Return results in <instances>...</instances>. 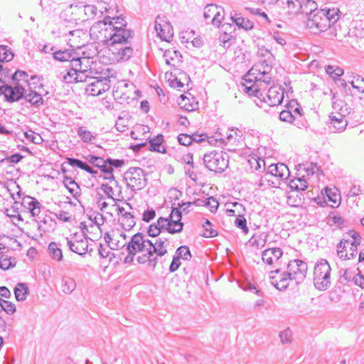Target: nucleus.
<instances>
[{
	"mask_svg": "<svg viewBox=\"0 0 364 364\" xmlns=\"http://www.w3.org/2000/svg\"><path fill=\"white\" fill-rule=\"evenodd\" d=\"M219 39L223 46L227 48L230 46L232 44L231 41L235 40L232 36L228 34L226 32H224Z\"/></svg>",
	"mask_w": 364,
	"mask_h": 364,
	"instance_id": "57",
	"label": "nucleus"
},
{
	"mask_svg": "<svg viewBox=\"0 0 364 364\" xmlns=\"http://www.w3.org/2000/svg\"><path fill=\"white\" fill-rule=\"evenodd\" d=\"M269 282L278 290L284 291L287 289L292 278L288 272H282L280 269H276L269 272Z\"/></svg>",
	"mask_w": 364,
	"mask_h": 364,
	"instance_id": "8",
	"label": "nucleus"
},
{
	"mask_svg": "<svg viewBox=\"0 0 364 364\" xmlns=\"http://www.w3.org/2000/svg\"><path fill=\"white\" fill-rule=\"evenodd\" d=\"M347 234L353 239L350 242V250H353L354 252L357 250L358 246H359L361 242V236L355 230H350Z\"/></svg>",
	"mask_w": 364,
	"mask_h": 364,
	"instance_id": "40",
	"label": "nucleus"
},
{
	"mask_svg": "<svg viewBox=\"0 0 364 364\" xmlns=\"http://www.w3.org/2000/svg\"><path fill=\"white\" fill-rule=\"evenodd\" d=\"M268 173L282 179H286L289 176V171L288 167L282 163L271 164L269 166Z\"/></svg>",
	"mask_w": 364,
	"mask_h": 364,
	"instance_id": "19",
	"label": "nucleus"
},
{
	"mask_svg": "<svg viewBox=\"0 0 364 364\" xmlns=\"http://www.w3.org/2000/svg\"><path fill=\"white\" fill-rule=\"evenodd\" d=\"M320 11L324 13L325 16L328 18L330 26H335L336 27V22L339 18V14L341 11L338 9H321Z\"/></svg>",
	"mask_w": 364,
	"mask_h": 364,
	"instance_id": "30",
	"label": "nucleus"
},
{
	"mask_svg": "<svg viewBox=\"0 0 364 364\" xmlns=\"http://www.w3.org/2000/svg\"><path fill=\"white\" fill-rule=\"evenodd\" d=\"M28 77V75L25 71L18 70L13 74L12 80L16 81V82H19L20 81L28 82L29 80Z\"/></svg>",
	"mask_w": 364,
	"mask_h": 364,
	"instance_id": "50",
	"label": "nucleus"
},
{
	"mask_svg": "<svg viewBox=\"0 0 364 364\" xmlns=\"http://www.w3.org/2000/svg\"><path fill=\"white\" fill-rule=\"evenodd\" d=\"M63 183L75 198H77L80 196V188L71 177L64 176Z\"/></svg>",
	"mask_w": 364,
	"mask_h": 364,
	"instance_id": "22",
	"label": "nucleus"
},
{
	"mask_svg": "<svg viewBox=\"0 0 364 364\" xmlns=\"http://www.w3.org/2000/svg\"><path fill=\"white\" fill-rule=\"evenodd\" d=\"M244 91L250 96H255L260 99L262 96V94L260 92V87L259 85L255 82L254 84L251 85H244Z\"/></svg>",
	"mask_w": 364,
	"mask_h": 364,
	"instance_id": "42",
	"label": "nucleus"
},
{
	"mask_svg": "<svg viewBox=\"0 0 364 364\" xmlns=\"http://www.w3.org/2000/svg\"><path fill=\"white\" fill-rule=\"evenodd\" d=\"M28 293V287L25 283H18L14 288L15 298L18 301H25Z\"/></svg>",
	"mask_w": 364,
	"mask_h": 364,
	"instance_id": "25",
	"label": "nucleus"
},
{
	"mask_svg": "<svg viewBox=\"0 0 364 364\" xmlns=\"http://www.w3.org/2000/svg\"><path fill=\"white\" fill-rule=\"evenodd\" d=\"M331 268L326 259H319L315 264L314 269V284L316 289L325 291L331 284Z\"/></svg>",
	"mask_w": 364,
	"mask_h": 364,
	"instance_id": "3",
	"label": "nucleus"
},
{
	"mask_svg": "<svg viewBox=\"0 0 364 364\" xmlns=\"http://www.w3.org/2000/svg\"><path fill=\"white\" fill-rule=\"evenodd\" d=\"M27 102H28L31 106L38 108L40 106L45 104V100H43L42 95L38 93L36 91L29 90L28 91H26L24 98Z\"/></svg>",
	"mask_w": 364,
	"mask_h": 364,
	"instance_id": "20",
	"label": "nucleus"
},
{
	"mask_svg": "<svg viewBox=\"0 0 364 364\" xmlns=\"http://www.w3.org/2000/svg\"><path fill=\"white\" fill-rule=\"evenodd\" d=\"M178 141L181 145L188 146L193 143L191 134H180L177 137Z\"/></svg>",
	"mask_w": 364,
	"mask_h": 364,
	"instance_id": "51",
	"label": "nucleus"
},
{
	"mask_svg": "<svg viewBox=\"0 0 364 364\" xmlns=\"http://www.w3.org/2000/svg\"><path fill=\"white\" fill-rule=\"evenodd\" d=\"M147 232L150 237H156L160 235L161 230L156 223H152L149 225Z\"/></svg>",
	"mask_w": 364,
	"mask_h": 364,
	"instance_id": "59",
	"label": "nucleus"
},
{
	"mask_svg": "<svg viewBox=\"0 0 364 364\" xmlns=\"http://www.w3.org/2000/svg\"><path fill=\"white\" fill-rule=\"evenodd\" d=\"M204 202L205 206L209 208L212 213L217 210L219 203L214 197H208L204 200Z\"/></svg>",
	"mask_w": 364,
	"mask_h": 364,
	"instance_id": "49",
	"label": "nucleus"
},
{
	"mask_svg": "<svg viewBox=\"0 0 364 364\" xmlns=\"http://www.w3.org/2000/svg\"><path fill=\"white\" fill-rule=\"evenodd\" d=\"M167 241L166 237H161L156 240L154 242V249L153 252L156 254V256L162 257L167 253V250L164 247V243Z\"/></svg>",
	"mask_w": 364,
	"mask_h": 364,
	"instance_id": "34",
	"label": "nucleus"
},
{
	"mask_svg": "<svg viewBox=\"0 0 364 364\" xmlns=\"http://www.w3.org/2000/svg\"><path fill=\"white\" fill-rule=\"evenodd\" d=\"M235 225L242 230V232L245 234H247L249 232V228L247 226V220L244 216V215L238 214L235 222Z\"/></svg>",
	"mask_w": 364,
	"mask_h": 364,
	"instance_id": "45",
	"label": "nucleus"
},
{
	"mask_svg": "<svg viewBox=\"0 0 364 364\" xmlns=\"http://www.w3.org/2000/svg\"><path fill=\"white\" fill-rule=\"evenodd\" d=\"M4 311L7 314L12 315L16 311V306L11 301L0 298V312Z\"/></svg>",
	"mask_w": 364,
	"mask_h": 364,
	"instance_id": "39",
	"label": "nucleus"
},
{
	"mask_svg": "<svg viewBox=\"0 0 364 364\" xmlns=\"http://www.w3.org/2000/svg\"><path fill=\"white\" fill-rule=\"evenodd\" d=\"M155 30L159 38L164 41L171 42L173 37V29L166 16H157L155 21Z\"/></svg>",
	"mask_w": 364,
	"mask_h": 364,
	"instance_id": "9",
	"label": "nucleus"
},
{
	"mask_svg": "<svg viewBox=\"0 0 364 364\" xmlns=\"http://www.w3.org/2000/svg\"><path fill=\"white\" fill-rule=\"evenodd\" d=\"M76 288V282L74 279L69 277H63L62 279V291L66 294H70Z\"/></svg>",
	"mask_w": 364,
	"mask_h": 364,
	"instance_id": "31",
	"label": "nucleus"
},
{
	"mask_svg": "<svg viewBox=\"0 0 364 364\" xmlns=\"http://www.w3.org/2000/svg\"><path fill=\"white\" fill-rule=\"evenodd\" d=\"M289 186L291 190L304 191L308 187V183L301 178H297L290 180Z\"/></svg>",
	"mask_w": 364,
	"mask_h": 364,
	"instance_id": "37",
	"label": "nucleus"
},
{
	"mask_svg": "<svg viewBox=\"0 0 364 364\" xmlns=\"http://www.w3.org/2000/svg\"><path fill=\"white\" fill-rule=\"evenodd\" d=\"M232 21L235 23L239 28H242L245 31H250L253 28L254 23L250 20L239 16V14L233 11L230 13Z\"/></svg>",
	"mask_w": 364,
	"mask_h": 364,
	"instance_id": "21",
	"label": "nucleus"
},
{
	"mask_svg": "<svg viewBox=\"0 0 364 364\" xmlns=\"http://www.w3.org/2000/svg\"><path fill=\"white\" fill-rule=\"evenodd\" d=\"M279 118L282 122L294 124L298 128L306 127V121L298 120L297 115L293 114L289 110L284 109L281 111Z\"/></svg>",
	"mask_w": 364,
	"mask_h": 364,
	"instance_id": "18",
	"label": "nucleus"
},
{
	"mask_svg": "<svg viewBox=\"0 0 364 364\" xmlns=\"http://www.w3.org/2000/svg\"><path fill=\"white\" fill-rule=\"evenodd\" d=\"M354 90L357 91L358 93H364V78L358 75L356 78V84Z\"/></svg>",
	"mask_w": 364,
	"mask_h": 364,
	"instance_id": "64",
	"label": "nucleus"
},
{
	"mask_svg": "<svg viewBox=\"0 0 364 364\" xmlns=\"http://www.w3.org/2000/svg\"><path fill=\"white\" fill-rule=\"evenodd\" d=\"M287 5L289 14L300 13V1L298 0H287Z\"/></svg>",
	"mask_w": 364,
	"mask_h": 364,
	"instance_id": "48",
	"label": "nucleus"
},
{
	"mask_svg": "<svg viewBox=\"0 0 364 364\" xmlns=\"http://www.w3.org/2000/svg\"><path fill=\"white\" fill-rule=\"evenodd\" d=\"M191 136H192L193 142H196V143H201L202 141H205L206 139H208V143L211 144H213V140H215V144H217L218 141H220V144L225 142V140L223 139L222 138H220V139H213V137H209L206 133H202L200 134H198L197 133H194V134H191Z\"/></svg>",
	"mask_w": 364,
	"mask_h": 364,
	"instance_id": "35",
	"label": "nucleus"
},
{
	"mask_svg": "<svg viewBox=\"0 0 364 364\" xmlns=\"http://www.w3.org/2000/svg\"><path fill=\"white\" fill-rule=\"evenodd\" d=\"M218 9V6L215 4H208L204 8L203 17L205 19L210 18L211 15H214V13Z\"/></svg>",
	"mask_w": 364,
	"mask_h": 364,
	"instance_id": "55",
	"label": "nucleus"
},
{
	"mask_svg": "<svg viewBox=\"0 0 364 364\" xmlns=\"http://www.w3.org/2000/svg\"><path fill=\"white\" fill-rule=\"evenodd\" d=\"M307 269V264L301 259L291 260L287 264V272L296 284H300L304 280Z\"/></svg>",
	"mask_w": 364,
	"mask_h": 364,
	"instance_id": "7",
	"label": "nucleus"
},
{
	"mask_svg": "<svg viewBox=\"0 0 364 364\" xmlns=\"http://www.w3.org/2000/svg\"><path fill=\"white\" fill-rule=\"evenodd\" d=\"M26 90L22 85L16 82L14 86L6 85L5 100L8 102H18L20 100L24 98Z\"/></svg>",
	"mask_w": 364,
	"mask_h": 364,
	"instance_id": "11",
	"label": "nucleus"
},
{
	"mask_svg": "<svg viewBox=\"0 0 364 364\" xmlns=\"http://www.w3.org/2000/svg\"><path fill=\"white\" fill-rule=\"evenodd\" d=\"M67 160V162L68 164L73 166V167H77V168H79L80 169H83L85 165V162L78 159H75V158H70V157H68L66 159Z\"/></svg>",
	"mask_w": 364,
	"mask_h": 364,
	"instance_id": "56",
	"label": "nucleus"
},
{
	"mask_svg": "<svg viewBox=\"0 0 364 364\" xmlns=\"http://www.w3.org/2000/svg\"><path fill=\"white\" fill-rule=\"evenodd\" d=\"M143 243L146 245V252H148V255H154V252H153V249H154V242H153L151 240L146 238V235L143 234Z\"/></svg>",
	"mask_w": 364,
	"mask_h": 364,
	"instance_id": "60",
	"label": "nucleus"
},
{
	"mask_svg": "<svg viewBox=\"0 0 364 364\" xmlns=\"http://www.w3.org/2000/svg\"><path fill=\"white\" fill-rule=\"evenodd\" d=\"M100 188L108 198H111L114 201L117 200V199L113 197L114 191L113 188L111 186H109L107 183H102Z\"/></svg>",
	"mask_w": 364,
	"mask_h": 364,
	"instance_id": "58",
	"label": "nucleus"
},
{
	"mask_svg": "<svg viewBox=\"0 0 364 364\" xmlns=\"http://www.w3.org/2000/svg\"><path fill=\"white\" fill-rule=\"evenodd\" d=\"M16 264V259L15 257H9L6 255L1 254L0 268L3 270H7Z\"/></svg>",
	"mask_w": 364,
	"mask_h": 364,
	"instance_id": "36",
	"label": "nucleus"
},
{
	"mask_svg": "<svg viewBox=\"0 0 364 364\" xmlns=\"http://www.w3.org/2000/svg\"><path fill=\"white\" fill-rule=\"evenodd\" d=\"M69 62L70 70L84 74V71L82 70L81 58L77 57L75 52L73 53V55H72V58H70Z\"/></svg>",
	"mask_w": 364,
	"mask_h": 364,
	"instance_id": "41",
	"label": "nucleus"
},
{
	"mask_svg": "<svg viewBox=\"0 0 364 364\" xmlns=\"http://www.w3.org/2000/svg\"><path fill=\"white\" fill-rule=\"evenodd\" d=\"M242 133L240 130L231 129L229 130V133L227 134L226 139L228 142L232 143V144H235L237 142H239L242 140Z\"/></svg>",
	"mask_w": 364,
	"mask_h": 364,
	"instance_id": "43",
	"label": "nucleus"
},
{
	"mask_svg": "<svg viewBox=\"0 0 364 364\" xmlns=\"http://www.w3.org/2000/svg\"><path fill=\"white\" fill-rule=\"evenodd\" d=\"M12 52L6 46H0V62H9L13 59Z\"/></svg>",
	"mask_w": 364,
	"mask_h": 364,
	"instance_id": "46",
	"label": "nucleus"
},
{
	"mask_svg": "<svg viewBox=\"0 0 364 364\" xmlns=\"http://www.w3.org/2000/svg\"><path fill=\"white\" fill-rule=\"evenodd\" d=\"M205 166L218 173L224 172L229 165V156L223 151H213L205 154L203 158Z\"/></svg>",
	"mask_w": 364,
	"mask_h": 364,
	"instance_id": "4",
	"label": "nucleus"
},
{
	"mask_svg": "<svg viewBox=\"0 0 364 364\" xmlns=\"http://www.w3.org/2000/svg\"><path fill=\"white\" fill-rule=\"evenodd\" d=\"M279 337L281 339V342L283 344L290 343L291 332L289 328H287L279 333Z\"/></svg>",
	"mask_w": 364,
	"mask_h": 364,
	"instance_id": "62",
	"label": "nucleus"
},
{
	"mask_svg": "<svg viewBox=\"0 0 364 364\" xmlns=\"http://www.w3.org/2000/svg\"><path fill=\"white\" fill-rule=\"evenodd\" d=\"M146 173L139 167H131L124 174L127 187L133 191H141L147 185Z\"/></svg>",
	"mask_w": 364,
	"mask_h": 364,
	"instance_id": "5",
	"label": "nucleus"
},
{
	"mask_svg": "<svg viewBox=\"0 0 364 364\" xmlns=\"http://www.w3.org/2000/svg\"><path fill=\"white\" fill-rule=\"evenodd\" d=\"M86 159L95 167H98L100 164L103 161L104 159L100 156L95 155H89Z\"/></svg>",
	"mask_w": 364,
	"mask_h": 364,
	"instance_id": "63",
	"label": "nucleus"
},
{
	"mask_svg": "<svg viewBox=\"0 0 364 364\" xmlns=\"http://www.w3.org/2000/svg\"><path fill=\"white\" fill-rule=\"evenodd\" d=\"M164 141V136L161 134H158L154 138L150 139L149 142V150L151 151H156L159 153H166V148L163 146V149H161V144Z\"/></svg>",
	"mask_w": 364,
	"mask_h": 364,
	"instance_id": "24",
	"label": "nucleus"
},
{
	"mask_svg": "<svg viewBox=\"0 0 364 364\" xmlns=\"http://www.w3.org/2000/svg\"><path fill=\"white\" fill-rule=\"evenodd\" d=\"M74 53L75 51L73 50L70 49L58 50H55V49L53 53V58L57 61L68 62L70 60V58H72Z\"/></svg>",
	"mask_w": 364,
	"mask_h": 364,
	"instance_id": "26",
	"label": "nucleus"
},
{
	"mask_svg": "<svg viewBox=\"0 0 364 364\" xmlns=\"http://www.w3.org/2000/svg\"><path fill=\"white\" fill-rule=\"evenodd\" d=\"M345 112H338L335 115H330V122L328 124V129L330 132H341L344 131L348 125V121L346 119Z\"/></svg>",
	"mask_w": 364,
	"mask_h": 364,
	"instance_id": "12",
	"label": "nucleus"
},
{
	"mask_svg": "<svg viewBox=\"0 0 364 364\" xmlns=\"http://www.w3.org/2000/svg\"><path fill=\"white\" fill-rule=\"evenodd\" d=\"M306 26L314 34L326 32V38H333L337 36V29L335 26H330L328 18L323 11H317L306 21Z\"/></svg>",
	"mask_w": 364,
	"mask_h": 364,
	"instance_id": "2",
	"label": "nucleus"
},
{
	"mask_svg": "<svg viewBox=\"0 0 364 364\" xmlns=\"http://www.w3.org/2000/svg\"><path fill=\"white\" fill-rule=\"evenodd\" d=\"M143 233L137 232L134 234L129 242L124 245L123 247L126 246V250H131L136 253L146 252V245L143 243Z\"/></svg>",
	"mask_w": 364,
	"mask_h": 364,
	"instance_id": "15",
	"label": "nucleus"
},
{
	"mask_svg": "<svg viewBox=\"0 0 364 364\" xmlns=\"http://www.w3.org/2000/svg\"><path fill=\"white\" fill-rule=\"evenodd\" d=\"M129 43H123L121 45L109 47L118 61H127L132 56L134 50L131 46H127Z\"/></svg>",
	"mask_w": 364,
	"mask_h": 364,
	"instance_id": "13",
	"label": "nucleus"
},
{
	"mask_svg": "<svg viewBox=\"0 0 364 364\" xmlns=\"http://www.w3.org/2000/svg\"><path fill=\"white\" fill-rule=\"evenodd\" d=\"M59 246L60 244L52 242L48 245V250L50 257L58 262H60L63 259V252Z\"/></svg>",
	"mask_w": 364,
	"mask_h": 364,
	"instance_id": "28",
	"label": "nucleus"
},
{
	"mask_svg": "<svg viewBox=\"0 0 364 364\" xmlns=\"http://www.w3.org/2000/svg\"><path fill=\"white\" fill-rule=\"evenodd\" d=\"M109 82H104L101 87H97V90H95V88H92V90H90V95L93 96H98L102 92H106L110 87Z\"/></svg>",
	"mask_w": 364,
	"mask_h": 364,
	"instance_id": "54",
	"label": "nucleus"
},
{
	"mask_svg": "<svg viewBox=\"0 0 364 364\" xmlns=\"http://www.w3.org/2000/svg\"><path fill=\"white\" fill-rule=\"evenodd\" d=\"M283 255V251L279 247L268 248L262 252V260L267 265H273Z\"/></svg>",
	"mask_w": 364,
	"mask_h": 364,
	"instance_id": "14",
	"label": "nucleus"
},
{
	"mask_svg": "<svg viewBox=\"0 0 364 364\" xmlns=\"http://www.w3.org/2000/svg\"><path fill=\"white\" fill-rule=\"evenodd\" d=\"M267 235L264 232H262L258 235L255 234L252 236V237L248 240V244L250 246L256 247L257 249H259L265 245L267 243Z\"/></svg>",
	"mask_w": 364,
	"mask_h": 364,
	"instance_id": "29",
	"label": "nucleus"
},
{
	"mask_svg": "<svg viewBox=\"0 0 364 364\" xmlns=\"http://www.w3.org/2000/svg\"><path fill=\"white\" fill-rule=\"evenodd\" d=\"M21 206L29 210L32 216L38 215L41 212V203L37 199L29 196H24Z\"/></svg>",
	"mask_w": 364,
	"mask_h": 364,
	"instance_id": "16",
	"label": "nucleus"
},
{
	"mask_svg": "<svg viewBox=\"0 0 364 364\" xmlns=\"http://www.w3.org/2000/svg\"><path fill=\"white\" fill-rule=\"evenodd\" d=\"M269 73H262L259 72L258 75L255 77V82L258 84L259 82H264L265 85H270L272 82V77L268 75Z\"/></svg>",
	"mask_w": 364,
	"mask_h": 364,
	"instance_id": "53",
	"label": "nucleus"
},
{
	"mask_svg": "<svg viewBox=\"0 0 364 364\" xmlns=\"http://www.w3.org/2000/svg\"><path fill=\"white\" fill-rule=\"evenodd\" d=\"M111 28H114L113 32L115 31H120L117 32L119 33V37L116 38L117 45H121L123 43H130L134 36L133 30L127 28V22L122 16L113 17L109 19Z\"/></svg>",
	"mask_w": 364,
	"mask_h": 364,
	"instance_id": "6",
	"label": "nucleus"
},
{
	"mask_svg": "<svg viewBox=\"0 0 364 364\" xmlns=\"http://www.w3.org/2000/svg\"><path fill=\"white\" fill-rule=\"evenodd\" d=\"M144 253L137 257L136 261L139 264H145L146 262H148V265L151 267V268L154 269L156 267V265L158 262V258L157 257H154V255H148L147 252H144Z\"/></svg>",
	"mask_w": 364,
	"mask_h": 364,
	"instance_id": "33",
	"label": "nucleus"
},
{
	"mask_svg": "<svg viewBox=\"0 0 364 364\" xmlns=\"http://www.w3.org/2000/svg\"><path fill=\"white\" fill-rule=\"evenodd\" d=\"M326 72L335 82L343 75V70L334 65H327L326 67Z\"/></svg>",
	"mask_w": 364,
	"mask_h": 364,
	"instance_id": "38",
	"label": "nucleus"
},
{
	"mask_svg": "<svg viewBox=\"0 0 364 364\" xmlns=\"http://www.w3.org/2000/svg\"><path fill=\"white\" fill-rule=\"evenodd\" d=\"M267 99L264 102L271 107L279 105L282 103L284 96V89L282 87H271L266 94Z\"/></svg>",
	"mask_w": 364,
	"mask_h": 364,
	"instance_id": "10",
	"label": "nucleus"
},
{
	"mask_svg": "<svg viewBox=\"0 0 364 364\" xmlns=\"http://www.w3.org/2000/svg\"><path fill=\"white\" fill-rule=\"evenodd\" d=\"M106 162L108 163V165L111 166L112 168H121L125 164L124 159H113L112 158L106 159Z\"/></svg>",
	"mask_w": 364,
	"mask_h": 364,
	"instance_id": "61",
	"label": "nucleus"
},
{
	"mask_svg": "<svg viewBox=\"0 0 364 364\" xmlns=\"http://www.w3.org/2000/svg\"><path fill=\"white\" fill-rule=\"evenodd\" d=\"M318 5L313 0H301L300 1V13L305 14L311 16L316 11H317Z\"/></svg>",
	"mask_w": 364,
	"mask_h": 364,
	"instance_id": "23",
	"label": "nucleus"
},
{
	"mask_svg": "<svg viewBox=\"0 0 364 364\" xmlns=\"http://www.w3.org/2000/svg\"><path fill=\"white\" fill-rule=\"evenodd\" d=\"M67 245L70 251L80 255L85 256L88 251V241L84 240H69L68 237L65 238Z\"/></svg>",
	"mask_w": 364,
	"mask_h": 364,
	"instance_id": "17",
	"label": "nucleus"
},
{
	"mask_svg": "<svg viewBox=\"0 0 364 364\" xmlns=\"http://www.w3.org/2000/svg\"><path fill=\"white\" fill-rule=\"evenodd\" d=\"M164 58H165L166 63L168 65H173L171 61H174L177 59L179 62H182V55L178 50L171 51L170 50H166L164 52Z\"/></svg>",
	"mask_w": 364,
	"mask_h": 364,
	"instance_id": "32",
	"label": "nucleus"
},
{
	"mask_svg": "<svg viewBox=\"0 0 364 364\" xmlns=\"http://www.w3.org/2000/svg\"><path fill=\"white\" fill-rule=\"evenodd\" d=\"M274 60L271 59V57H269L268 59L262 61L261 66L262 68L259 69V72H262V73H269L272 68V62Z\"/></svg>",
	"mask_w": 364,
	"mask_h": 364,
	"instance_id": "52",
	"label": "nucleus"
},
{
	"mask_svg": "<svg viewBox=\"0 0 364 364\" xmlns=\"http://www.w3.org/2000/svg\"><path fill=\"white\" fill-rule=\"evenodd\" d=\"M111 17L107 16L102 21L95 22L90 29V36L101 42L106 47H114L117 45L116 38L119 37L117 30L115 32L114 28H111L110 23L109 22ZM120 31L118 30V32Z\"/></svg>",
	"mask_w": 364,
	"mask_h": 364,
	"instance_id": "1",
	"label": "nucleus"
},
{
	"mask_svg": "<svg viewBox=\"0 0 364 364\" xmlns=\"http://www.w3.org/2000/svg\"><path fill=\"white\" fill-rule=\"evenodd\" d=\"M119 222L126 231L130 230L136 224L135 218L131 213H124L123 217L119 219Z\"/></svg>",
	"mask_w": 364,
	"mask_h": 364,
	"instance_id": "27",
	"label": "nucleus"
},
{
	"mask_svg": "<svg viewBox=\"0 0 364 364\" xmlns=\"http://www.w3.org/2000/svg\"><path fill=\"white\" fill-rule=\"evenodd\" d=\"M77 133L82 141L85 143L90 142L92 139L95 138L90 131L85 130L82 127H79L77 130Z\"/></svg>",
	"mask_w": 364,
	"mask_h": 364,
	"instance_id": "47",
	"label": "nucleus"
},
{
	"mask_svg": "<svg viewBox=\"0 0 364 364\" xmlns=\"http://www.w3.org/2000/svg\"><path fill=\"white\" fill-rule=\"evenodd\" d=\"M176 255L178 257L179 259L184 260H190L192 257L190 249L186 245H182L178 247L176 251Z\"/></svg>",
	"mask_w": 364,
	"mask_h": 364,
	"instance_id": "44",
	"label": "nucleus"
}]
</instances>
